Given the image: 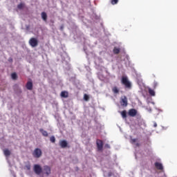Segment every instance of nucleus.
Instances as JSON below:
<instances>
[{"label": "nucleus", "instance_id": "f257e3e1", "mask_svg": "<svg viewBox=\"0 0 177 177\" xmlns=\"http://www.w3.org/2000/svg\"><path fill=\"white\" fill-rule=\"evenodd\" d=\"M121 84L124 85L126 89H132V83L129 81L127 76H122L121 78Z\"/></svg>", "mask_w": 177, "mask_h": 177}, {"label": "nucleus", "instance_id": "f03ea898", "mask_svg": "<svg viewBox=\"0 0 177 177\" xmlns=\"http://www.w3.org/2000/svg\"><path fill=\"white\" fill-rule=\"evenodd\" d=\"M33 171L36 175H41L42 174V167L39 165H34Z\"/></svg>", "mask_w": 177, "mask_h": 177}, {"label": "nucleus", "instance_id": "7ed1b4c3", "mask_svg": "<svg viewBox=\"0 0 177 177\" xmlns=\"http://www.w3.org/2000/svg\"><path fill=\"white\" fill-rule=\"evenodd\" d=\"M32 156L35 158H39L42 156V151L39 148H36L32 153Z\"/></svg>", "mask_w": 177, "mask_h": 177}, {"label": "nucleus", "instance_id": "20e7f679", "mask_svg": "<svg viewBox=\"0 0 177 177\" xmlns=\"http://www.w3.org/2000/svg\"><path fill=\"white\" fill-rule=\"evenodd\" d=\"M42 172L44 175L49 176V175H50V174H52V169H50V167H49L48 165H45V166H44Z\"/></svg>", "mask_w": 177, "mask_h": 177}, {"label": "nucleus", "instance_id": "39448f33", "mask_svg": "<svg viewBox=\"0 0 177 177\" xmlns=\"http://www.w3.org/2000/svg\"><path fill=\"white\" fill-rule=\"evenodd\" d=\"M29 44L32 48H35L36 46H38V39H37L35 37H32L29 40Z\"/></svg>", "mask_w": 177, "mask_h": 177}, {"label": "nucleus", "instance_id": "423d86ee", "mask_svg": "<svg viewBox=\"0 0 177 177\" xmlns=\"http://www.w3.org/2000/svg\"><path fill=\"white\" fill-rule=\"evenodd\" d=\"M96 145H97V149L98 151H103V141L101 140H97Z\"/></svg>", "mask_w": 177, "mask_h": 177}, {"label": "nucleus", "instance_id": "0eeeda50", "mask_svg": "<svg viewBox=\"0 0 177 177\" xmlns=\"http://www.w3.org/2000/svg\"><path fill=\"white\" fill-rule=\"evenodd\" d=\"M128 114L130 117H136L138 114V111L135 109H131L129 110Z\"/></svg>", "mask_w": 177, "mask_h": 177}, {"label": "nucleus", "instance_id": "6e6552de", "mask_svg": "<svg viewBox=\"0 0 177 177\" xmlns=\"http://www.w3.org/2000/svg\"><path fill=\"white\" fill-rule=\"evenodd\" d=\"M120 104L121 106H124L125 107H127L128 106V98H127V97L125 96L122 97Z\"/></svg>", "mask_w": 177, "mask_h": 177}, {"label": "nucleus", "instance_id": "1a4fd4ad", "mask_svg": "<svg viewBox=\"0 0 177 177\" xmlns=\"http://www.w3.org/2000/svg\"><path fill=\"white\" fill-rule=\"evenodd\" d=\"M155 167L156 169H158L159 171H162L164 169V167L162 166V164L156 162H155Z\"/></svg>", "mask_w": 177, "mask_h": 177}, {"label": "nucleus", "instance_id": "9d476101", "mask_svg": "<svg viewBox=\"0 0 177 177\" xmlns=\"http://www.w3.org/2000/svg\"><path fill=\"white\" fill-rule=\"evenodd\" d=\"M67 141H66L65 140H61L59 142V146L62 148V149H66V147H67Z\"/></svg>", "mask_w": 177, "mask_h": 177}, {"label": "nucleus", "instance_id": "9b49d317", "mask_svg": "<svg viewBox=\"0 0 177 177\" xmlns=\"http://www.w3.org/2000/svg\"><path fill=\"white\" fill-rule=\"evenodd\" d=\"M26 87L28 91H32V82H28Z\"/></svg>", "mask_w": 177, "mask_h": 177}, {"label": "nucleus", "instance_id": "f8f14e48", "mask_svg": "<svg viewBox=\"0 0 177 177\" xmlns=\"http://www.w3.org/2000/svg\"><path fill=\"white\" fill-rule=\"evenodd\" d=\"M3 154L6 157H9L10 156V154H12V153L10 152V151L8 149H3Z\"/></svg>", "mask_w": 177, "mask_h": 177}, {"label": "nucleus", "instance_id": "ddd939ff", "mask_svg": "<svg viewBox=\"0 0 177 177\" xmlns=\"http://www.w3.org/2000/svg\"><path fill=\"white\" fill-rule=\"evenodd\" d=\"M39 131L43 135V136H45L46 138L48 136V131L44 130L43 129H40Z\"/></svg>", "mask_w": 177, "mask_h": 177}, {"label": "nucleus", "instance_id": "4468645a", "mask_svg": "<svg viewBox=\"0 0 177 177\" xmlns=\"http://www.w3.org/2000/svg\"><path fill=\"white\" fill-rule=\"evenodd\" d=\"M41 18L44 21H46V20L48 19V15H46V12H41Z\"/></svg>", "mask_w": 177, "mask_h": 177}, {"label": "nucleus", "instance_id": "2eb2a0df", "mask_svg": "<svg viewBox=\"0 0 177 177\" xmlns=\"http://www.w3.org/2000/svg\"><path fill=\"white\" fill-rule=\"evenodd\" d=\"M61 97H68V92L67 91H62L61 92Z\"/></svg>", "mask_w": 177, "mask_h": 177}, {"label": "nucleus", "instance_id": "dca6fc26", "mask_svg": "<svg viewBox=\"0 0 177 177\" xmlns=\"http://www.w3.org/2000/svg\"><path fill=\"white\" fill-rule=\"evenodd\" d=\"M148 92L151 96H156V92L151 88L148 89Z\"/></svg>", "mask_w": 177, "mask_h": 177}, {"label": "nucleus", "instance_id": "f3484780", "mask_svg": "<svg viewBox=\"0 0 177 177\" xmlns=\"http://www.w3.org/2000/svg\"><path fill=\"white\" fill-rule=\"evenodd\" d=\"M112 91L113 92V93H119L120 90L118 89V88L117 86H114L112 88Z\"/></svg>", "mask_w": 177, "mask_h": 177}, {"label": "nucleus", "instance_id": "a211bd4d", "mask_svg": "<svg viewBox=\"0 0 177 177\" xmlns=\"http://www.w3.org/2000/svg\"><path fill=\"white\" fill-rule=\"evenodd\" d=\"M122 118H127V111L125 110L120 112Z\"/></svg>", "mask_w": 177, "mask_h": 177}, {"label": "nucleus", "instance_id": "6ab92c4d", "mask_svg": "<svg viewBox=\"0 0 177 177\" xmlns=\"http://www.w3.org/2000/svg\"><path fill=\"white\" fill-rule=\"evenodd\" d=\"M113 53L115 55H118V53H120V48L115 47L113 48Z\"/></svg>", "mask_w": 177, "mask_h": 177}, {"label": "nucleus", "instance_id": "aec40b11", "mask_svg": "<svg viewBox=\"0 0 177 177\" xmlns=\"http://www.w3.org/2000/svg\"><path fill=\"white\" fill-rule=\"evenodd\" d=\"M11 77L12 80H17V74H16V73H12Z\"/></svg>", "mask_w": 177, "mask_h": 177}, {"label": "nucleus", "instance_id": "412c9836", "mask_svg": "<svg viewBox=\"0 0 177 177\" xmlns=\"http://www.w3.org/2000/svg\"><path fill=\"white\" fill-rule=\"evenodd\" d=\"M17 8H18L19 10L23 9V8H24V3H20L17 6Z\"/></svg>", "mask_w": 177, "mask_h": 177}, {"label": "nucleus", "instance_id": "4be33fe9", "mask_svg": "<svg viewBox=\"0 0 177 177\" xmlns=\"http://www.w3.org/2000/svg\"><path fill=\"white\" fill-rule=\"evenodd\" d=\"M111 5H117L118 0H110Z\"/></svg>", "mask_w": 177, "mask_h": 177}, {"label": "nucleus", "instance_id": "5701e85b", "mask_svg": "<svg viewBox=\"0 0 177 177\" xmlns=\"http://www.w3.org/2000/svg\"><path fill=\"white\" fill-rule=\"evenodd\" d=\"M50 140L52 143H55L56 142V138H55V136H51Z\"/></svg>", "mask_w": 177, "mask_h": 177}, {"label": "nucleus", "instance_id": "b1692460", "mask_svg": "<svg viewBox=\"0 0 177 177\" xmlns=\"http://www.w3.org/2000/svg\"><path fill=\"white\" fill-rule=\"evenodd\" d=\"M84 100H86V102H88V100H89V95H88L87 94H84Z\"/></svg>", "mask_w": 177, "mask_h": 177}, {"label": "nucleus", "instance_id": "393cba45", "mask_svg": "<svg viewBox=\"0 0 177 177\" xmlns=\"http://www.w3.org/2000/svg\"><path fill=\"white\" fill-rule=\"evenodd\" d=\"M158 86V83L157 82H153V89H156Z\"/></svg>", "mask_w": 177, "mask_h": 177}, {"label": "nucleus", "instance_id": "a878e982", "mask_svg": "<svg viewBox=\"0 0 177 177\" xmlns=\"http://www.w3.org/2000/svg\"><path fill=\"white\" fill-rule=\"evenodd\" d=\"M136 138H133L131 140V143L133 144V143H136Z\"/></svg>", "mask_w": 177, "mask_h": 177}, {"label": "nucleus", "instance_id": "bb28decb", "mask_svg": "<svg viewBox=\"0 0 177 177\" xmlns=\"http://www.w3.org/2000/svg\"><path fill=\"white\" fill-rule=\"evenodd\" d=\"M26 169H28V171H30V169H31V166L30 165H26Z\"/></svg>", "mask_w": 177, "mask_h": 177}, {"label": "nucleus", "instance_id": "cd10ccee", "mask_svg": "<svg viewBox=\"0 0 177 177\" xmlns=\"http://www.w3.org/2000/svg\"><path fill=\"white\" fill-rule=\"evenodd\" d=\"M104 147H105L106 149H110V145L106 144L105 146H104Z\"/></svg>", "mask_w": 177, "mask_h": 177}, {"label": "nucleus", "instance_id": "c85d7f7f", "mask_svg": "<svg viewBox=\"0 0 177 177\" xmlns=\"http://www.w3.org/2000/svg\"><path fill=\"white\" fill-rule=\"evenodd\" d=\"M153 127H154V128H157V123L154 122Z\"/></svg>", "mask_w": 177, "mask_h": 177}, {"label": "nucleus", "instance_id": "c756f323", "mask_svg": "<svg viewBox=\"0 0 177 177\" xmlns=\"http://www.w3.org/2000/svg\"><path fill=\"white\" fill-rule=\"evenodd\" d=\"M136 146H137L138 147H139V146H140V145L139 143H136Z\"/></svg>", "mask_w": 177, "mask_h": 177}, {"label": "nucleus", "instance_id": "7c9ffc66", "mask_svg": "<svg viewBox=\"0 0 177 177\" xmlns=\"http://www.w3.org/2000/svg\"><path fill=\"white\" fill-rule=\"evenodd\" d=\"M61 30H63V27H61Z\"/></svg>", "mask_w": 177, "mask_h": 177}]
</instances>
